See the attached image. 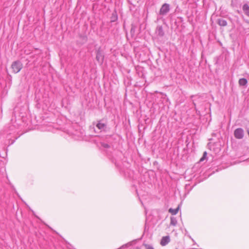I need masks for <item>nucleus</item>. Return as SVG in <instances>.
Here are the masks:
<instances>
[{
	"label": "nucleus",
	"mask_w": 249,
	"mask_h": 249,
	"mask_svg": "<svg viewBox=\"0 0 249 249\" xmlns=\"http://www.w3.org/2000/svg\"><path fill=\"white\" fill-rule=\"evenodd\" d=\"M96 127L101 130H104L106 127V124H105L102 123L101 121H100L96 124Z\"/></svg>",
	"instance_id": "1a4fd4ad"
},
{
	"label": "nucleus",
	"mask_w": 249,
	"mask_h": 249,
	"mask_svg": "<svg viewBox=\"0 0 249 249\" xmlns=\"http://www.w3.org/2000/svg\"><path fill=\"white\" fill-rule=\"evenodd\" d=\"M170 5L167 3H163L159 11V15L161 16H165L170 11Z\"/></svg>",
	"instance_id": "f03ea898"
},
{
	"label": "nucleus",
	"mask_w": 249,
	"mask_h": 249,
	"mask_svg": "<svg viewBox=\"0 0 249 249\" xmlns=\"http://www.w3.org/2000/svg\"><path fill=\"white\" fill-rule=\"evenodd\" d=\"M136 249H140V248H139V247H137V248H136Z\"/></svg>",
	"instance_id": "a211bd4d"
},
{
	"label": "nucleus",
	"mask_w": 249,
	"mask_h": 249,
	"mask_svg": "<svg viewBox=\"0 0 249 249\" xmlns=\"http://www.w3.org/2000/svg\"><path fill=\"white\" fill-rule=\"evenodd\" d=\"M130 32H131V33L132 34L134 33V32H135V27H134L133 26H132L131 27V30H130Z\"/></svg>",
	"instance_id": "f3484780"
},
{
	"label": "nucleus",
	"mask_w": 249,
	"mask_h": 249,
	"mask_svg": "<svg viewBox=\"0 0 249 249\" xmlns=\"http://www.w3.org/2000/svg\"><path fill=\"white\" fill-rule=\"evenodd\" d=\"M238 83L241 86H245L247 85L248 81L246 78H241L239 80Z\"/></svg>",
	"instance_id": "9d476101"
},
{
	"label": "nucleus",
	"mask_w": 249,
	"mask_h": 249,
	"mask_svg": "<svg viewBox=\"0 0 249 249\" xmlns=\"http://www.w3.org/2000/svg\"><path fill=\"white\" fill-rule=\"evenodd\" d=\"M243 10L245 14L249 17V6L248 4H244L243 6Z\"/></svg>",
	"instance_id": "6e6552de"
},
{
	"label": "nucleus",
	"mask_w": 249,
	"mask_h": 249,
	"mask_svg": "<svg viewBox=\"0 0 249 249\" xmlns=\"http://www.w3.org/2000/svg\"><path fill=\"white\" fill-rule=\"evenodd\" d=\"M178 210H179L178 207V208H177L176 209H172V208H170L169 210V212L170 213L173 215H175L178 213Z\"/></svg>",
	"instance_id": "f8f14e48"
},
{
	"label": "nucleus",
	"mask_w": 249,
	"mask_h": 249,
	"mask_svg": "<svg viewBox=\"0 0 249 249\" xmlns=\"http://www.w3.org/2000/svg\"><path fill=\"white\" fill-rule=\"evenodd\" d=\"M102 145L104 147L107 148H109L110 147L109 145L108 144H107V143H103V144H102Z\"/></svg>",
	"instance_id": "dca6fc26"
},
{
	"label": "nucleus",
	"mask_w": 249,
	"mask_h": 249,
	"mask_svg": "<svg viewBox=\"0 0 249 249\" xmlns=\"http://www.w3.org/2000/svg\"><path fill=\"white\" fill-rule=\"evenodd\" d=\"M217 23L221 26H226L227 25V21L223 18L217 19Z\"/></svg>",
	"instance_id": "0eeeda50"
},
{
	"label": "nucleus",
	"mask_w": 249,
	"mask_h": 249,
	"mask_svg": "<svg viewBox=\"0 0 249 249\" xmlns=\"http://www.w3.org/2000/svg\"><path fill=\"white\" fill-rule=\"evenodd\" d=\"M207 153L206 151H205L203 154L202 157L201 158V159L199 160V162H202L205 160L207 158Z\"/></svg>",
	"instance_id": "4468645a"
},
{
	"label": "nucleus",
	"mask_w": 249,
	"mask_h": 249,
	"mask_svg": "<svg viewBox=\"0 0 249 249\" xmlns=\"http://www.w3.org/2000/svg\"><path fill=\"white\" fill-rule=\"evenodd\" d=\"M23 67V64L19 60H17L13 62L11 65L12 71L15 73H17L20 71Z\"/></svg>",
	"instance_id": "f257e3e1"
},
{
	"label": "nucleus",
	"mask_w": 249,
	"mask_h": 249,
	"mask_svg": "<svg viewBox=\"0 0 249 249\" xmlns=\"http://www.w3.org/2000/svg\"><path fill=\"white\" fill-rule=\"evenodd\" d=\"M155 33L158 36L160 37H163L164 35V32L163 31L162 26L161 25L157 26Z\"/></svg>",
	"instance_id": "39448f33"
},
{
	"label": "nucleus",
	"mask_w": 249,
	"mask_h": 249,
	"mask_svg": "<svg viewBox=\"0 0 249 249\" xmlns=\"http://www.w3.org/2000/svg\"><path fill=\"white\" fill-rule=\"evenodd\" d=\"M177 224V220L176 217H171L170 218V225L176 226Z\"/></svg>",
	"instance_id": "ddd939ff"
},
{
	"label": "nucleus",
	"mask_w": 249,
	"mask_h": 249,
	"mask_svg": "<svg viewBox=\"0 0 249 249\" xmlns=\"http://www.w3.org/2000/svg\"><path fill=\"white\" fill-rule=\"evenodd\" d=\"M170 242V238L168 236H163L161 239L160 244L162 246L166 245Z\"/></svg>",
	"instance_id": "423d86ee"
},
{
	"label": "nucleus",
	"mask_w": 249,
	"mask_h": 249,
	"mask_svg": "<svg viewBox=\"0 0 249 249\" xmlns=\"http://www.w3.org/2000/svg\"><path fill=\"white\" fill-rule=\"evenodd\" d=\"M244 130L241 128L236 129L234 132V137L238 139H241L244 137Z\"/></svg>",
	"instance_id": "20e7f679"
},
{
	"label": "nucleus",
	"mask_w": 249,
	"mask_h": 249,
	"mask_svg": "<svg viewBox=\"0 0 249 249\" xmlns=\"http://www.w3.org/2000/svg\"><path fill=\"white\" fill-rule=\"evenodd\" d=\"M118 19V16L116 12H114L112 14L111 17V22H115Z\"/></svg>",
	"instance_id": "9b49d317"
},
{
	"label": "nucleus",
	"mask_w": 249,
	"mask_h": 249,
	"mask_svg": "<svg viewBox=\"0 0 249 249\" xmlns=\"http://www.w3.org/2000/svg\"><path fill=\"white\" fill-rule=\"evenodd\" d=\"M144 246L146 249H154V248L150 245L144 244Z\"/></svg>",
	"instance_id": "2eb2a0df"
},
{
	"label": "nucleus",
	"mask_w": 249,
	"mask_h": 249,
	"mask_svg": "<svg viewBox=\"0 0 249 249\" xmlns=\"http://www.w3.org/2000/svg\"><path fill=\"white\" fill-rule=\"evenodd\" d=\"M96 59L99 63L102 64L104 59V54L101 48H99L96 52Z\"/></svg>",
	"instance_id": "7ed1b4c3"
}]
</instances>
